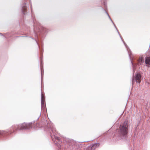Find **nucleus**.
<instances>
[{"instance_id":"obj_1","label":"nucleus","mask_w":150,"mask_h":150,"mask_svg":"<svg viewBox=\"0 0 150 150\" xmlns=\"http://www.w3.org/2000/svg\"><path fill=\"white\" fill-rule=\"evenodd\" d=\"M128 122L125 121L123 124L121 125L119 127L118 132L119 134L121 136H125L128 134Z\"/></svg>"},{"instance_id":"obj_2","label":"nucleus","mask_w":150,"mask_h":150,"mask_svg":"<svg viewBox=\"0 0 150 150\" xmlns=\"http://www.w3.org/2000/svg\"><path fill=\"white\" fill-rule=\"evenodd\" d=\"M32 126L33 123L31 122L28 123H24L21 125L15 126L14 127L13 131H15L16 130L29 129L32 128Z\"/></svg>"},{"instance_id":"obj_3","label":"nucleus","mask_w":150,"mask_h":150,"mask_svg":"<svg viewBox=\"0 0 150 150\" xmlns=\"http://www.w3.org/2000/svg\"><path fill=\"white\" fill-rule=\"evenodd\" d=\"M133 81L139 83L141 81V76L139 73H137L133 77Z\"/></svg>"},{"instance_id":"obj_4","label":"nucleus","mask_w":150,"mask_h":150,"mask_svg":"<svg viewBox=\"0 0 150 150\" xmlns=\"http://www.w3.org/2000/svg\"><path fill=\"white\" fill-rule=\"evenodd\" d=\"M45 103V97L43 94L41 96V105L42 106H44Z\"/></svg>"},{"instance_id":"obj_5","label":"nucleus","mask_w":150,"mask_h":150,"mask_svg":"<svg viewBox=\"0 0 150 150\" xmlns=\"http://www.w3.org/2000/svg\"><path fill=\"white\" fill-rule=\"evenodd\" d=\"M145 63L148 64L150 67V57H148L146 58L145 60Z\"/></svg>"},{"instance_id":"obj_6","label":"nucleus","mask_w":150,"mask_h":150,"mask_svg":"<svg viewBox=\"0 0 150 150\" xmlns=\"http://www.w3.org/2000/svg\"><path fill=\"white\" fill-rule=\"evenodd\" d=\"M99 146V144L98 143L94 144L91 147V149L94 150L96 147H98Z\"/></svg>"},{"instance_id":"obj_7","label":"nucleus","mask_w":150,"mask_h":150,"mask_svg":"<svg viewBox=\"0 0 150 150\" xmlns=\"http://www.w3.org/2000/svg\"><path fill=\"white\" fill-rule=\"evenodd\" d=\"M143 59L142 57H139L138 60L137 64L139 66L141 65V63Z\"/></svg>"},{"instance_id":"obj_8","label":"nucleus","mask_w":150,"mask_h":150,"mask_svg":"<svg viewBox=\"0 0 150 150\" xmlns=\"http://www.w3.org/2000/svg\"><path fill=\"white\" fill-rule=\"evenodd\" d=\"M27 8L25 6H24L22 8V12L24 14H25Z\"/></svg>"},{"instance_id":"obj_9","label":"nucleus","mask_w":150,"mask_h":150,"mask_svg":"<svg viewBox=\"0 0 150 150\" xmlns=\"http://www.w3.org/2000/svg\"><path fill=\"white\" fill-rule=\"evenodd\" d=\"M54 131H55V130H54V129H52V132L53 133V134L54 136H55V134H54Z\"/></svg>"},{"instance_id":"obj_10","label":"nucleus","mask_w":150,"mask_h":150,"mask_svg":"<svg viewBox=\"0 0 150 150\" xmlns=\"http://www.w3.org/2000/svg\"><path fill=\"white\" fill-rule=\"evenodd\" d=\"M56 138H57V139L58 140H59V137H56Z\"/></svg>"}]
</instances>
